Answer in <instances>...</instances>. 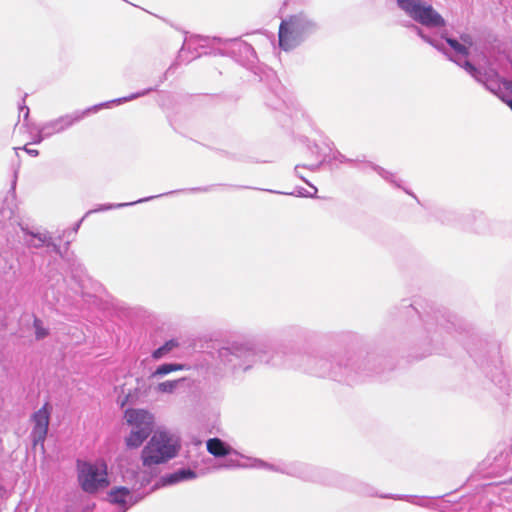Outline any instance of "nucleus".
I'll return each mask as SVG.
<instances>
[{"label":"nucleus","mask_w":512,"mask_h":512,"mask_svg":"<svg viewBox=\"0 0 512 512\" xmlns=\"http://www.w3.org/2000/svg\"><path fill=\"white\" fill-rule=\"evenodd\" d=\"M397 4L409 17L427 28H438L445 25L442 16L422 0H397Z\"/></svg>","instance_id":"nucleus-8"},{"label":"nucleus","mask_w":512,"mask_h":512,"mask_svg":"<svg viewBox=\"0 0 512 512\" xmlns=\"http://www.w3.org/2000/svg\"><path fill=\"white\" fill-rule=\"evenodd\" d=\"M236 467L243 468H258L274 472L284 473L291 476L303 478L305 480L318 481L319 477L316 470L308 465L300 463L292 464H271L258 458L249 459V463L240 464L232 459L227 460L225 463L220 464L219 468L231 469Z\"/></svg>","instance_id":"nucleus-5"},{"label":"nucleus","mask_w":512,"mask_h":512,"mask_svg":"<svg viewBox=\"0 0 512 512\" xmlns=\"http://www.w3.org/2000/svg\"><path fill=\"white\" fill-rule=\"evenodd\" d=\"M46 138H49V135H46V133L44 131V127L41 125L40 128L38 129V133L35 136L33 143L39 144Z\"/></svg>","instance_id":"nucleus-27"},{"label":"nucleus","mask_w":512,"mask_h":512,"mask_svg":"<svg viewBox=\"0 0 512 512\" xmlns=\"http://www.w3.org/2000/svg\"><path fill=\"white\" fill-rule=\"evenodd\" d=\"M20 113H23L24 119H27L29 116V108L27 106H20Z\"/></svg>","instance_id":"nucleus-29"},{"label":"nucleus","mask_w":512,"mask_h":512,"mask_svg":"<svg viewBox=\"0 0 512 512\" xmlns=\"http://www.w3.org/2000/svg\"><path fill=\"white\" fill-rule=\"evenodd\" d=\"M29 155L31 156H37L39 154L38 150L36 149H28L27 147L23 148Z\"/></svg>","instance_id":"nucleus-30"},{"label":"nucleus","mask_w":512,"mask_h":512,"mask_svg":"<svg viewBox=\"0 0 512 512\" xmlns=\"http://www.w3.org/2000/svg\"><path fill=\"white\" fill-rule=\"evenodd\" d=\"M150 91H152L151 88L143 90L141 92L133 93L126 97L114 99L109 102L95 105V106L87 108L83 111H74L70 114L62 115L56 119L48 121V122L44 123L42 126L44 127V131H45L46 135H49V137H51L54 134L62 133L65 130L69 129L74 124L78 123L79 121L84 119L86 116H88L91 112H96L101 108L108 107L111 103L121 104L124 102L134 100L138 97L148 94Z\"/></svg>","instance_id":"nucleus-4"},{"label":"nucleus","mask_w":512,"mask_h":512,"mask_svg":"<svg viewBox=\"0 0 512 512\" xmlns=\"http://www.w3.org/2000/svg\"><path fill=\"white\" fill-rule=\"evenodd\" d=\"M142 498V495L136 494L131 489L124 486L113 487L108 493V501L122 507V512H125L129 507L138 503Z\"/></svg>","instance_id":"nucleus-13"},{"label":"nucleus","mask_w":512,"mask_h":512,"mask_svg":"<svg viewBox=\"0 0 512 512\" xmlns=\"http://www.w3.org/2000/svg\"><path fill=\"white\" fill-rule=\"evenodd\" d=\"M274 345L266 340L241 339L222 347L218 354L225 367L233 373L245 372L257 361L275 363Z\"/></svg>","instance_id":"nucleus-1"},{"label":"nucleus","mask_w":512,"mask_h":512,"mask_svg":"<svg viewBox=\"0 0 512 512\" xmlns=\"http://www.w3.org/2000/svg\"><path fill=\"white\" fill-rule=\"evenodd\" d=\"M178 343L175 340H169L164 343L162 346L157 348L152 353V358L155 360H159L171 352L175 347H177Z\"/></svg>","instance_id":"nucleus-22"},{"label":"nucleus","mask_w":512,"mask_h":512,"mask_svg":"<svg viewBox=\"0 0 512 512\" xmlns=\"http://www.w3.org/2000/svg\"><path fill=\"white\" fill-rule=\"evenodd\" d=\"M298 168H299V166L295 167V171H296L297 174H298Z\"/></svg>","instance_id":"nucleus-34"},{"label":"nucleus","mask_w":512,"mask_h":512,"mask_svg":"<svg viewBox=\"0 0 512 512\" xmlns=\"http://www.w3.org/2000/svg\"><path fill=\"white\" fill-rule=\"evenodd\" d=\"M207 451L215 457H223L230 453V447L219 438L207 441Z\"/></svg>","instance_id":"nucleus-18"},{"label":"nucleus","mask_w":512,"mask_h":512,"mask_svg":"<svg viewBox=\"0 0 512 512\" xmlns=\"http://www.w3.org/2000/svg\"><path fill=\"white\" fill-rule=\"evenodd\" d=\"M197 474L190 468H181L163 478L164 484H175L181 481L195 479Z\"/></svg>","instance_id":"nucleus-16"},{"label":"nucleus","mask_w":512,"mask_h":512,"mask_svg":"<svg viewBox=\"0 0 512 512\" xmlns=\"http://www.w3.org/2000/svg\"><path fill=\"white\" fill-rule=\"evenodd\" d=\"M125 418L131 426V432L125 438V443L129 448H138L153 431L154 417L143 409H128L125 412Z\"/></svg>","instance_id":"nucleus-6"},{"label":"nucleus","mask_w":512,"mask_h":512,"mask_svg":"<svg viewBox=\"0 0 512 512\" xmlns=\"http://www.w3.org/2000/svg\"><path fill=\"white\" fill-rule=\"evenodd\" d=\"M180 449L179 438L166 430H157L141 452L144 467L163 464L176 457Z\"/></svg>","instance_id":"nucleus-2"},{"label":"nucleus","mask_w":512,"mask_h":512,"mask_svg":"<svg viewBox=\"0 0 512 512\" xmlns=\"http://www.w3.org/2000/svg\"><path fill=\"white\" fill-rule=\"evenodd\" d=\"M208 41V38L202 36H189L186 37L183 43V46L179 52V58L181 60L184 59V53L186 49H189L193 44H198L200 46H204Z\"/></svg>","instance_id":"nucleus-21"},{"label":"nucleus","mask_w":512,"mask_h":512,"mask_svg":"<svg viewBox=\"0 0 512 512\" xmlns=\"http://www.w3.org/2000/svg\"><path fill=\"white\" fill-rule=\"evenodd\" d=\"M78 482L82 490L94 494L109 485L107 465L104 462L78 461Z\"/></svg>","instance_id":"nucleus-7"},{"label":"nucleus","mask_w":512,"mask_h":512,"mask_svg":"<svg viewBox=\"0 0 512 512\" xmlns=\"http://www.w3.org/2000/svg\"><path fill=\"white\" fill-rule=\"evenodd\" d=\"M461 44H466L467 50L472 46L473 41L470 35L461 36Z\"/></svg>","instance_id":"nucleus-28"},{"label":"nucleus","mask_w":512,"mask_h":512,"mask_svg":"<svg viewBox=\"0 0 512 512\" xmlns=\"http://www.w3.org/2000/svg\"><path fill=\"white\" fill-rule=\"evenodd\" d=\"M193 191H207V188H195Z\"/></svg>","instance_id":"nucleus-32"},{"label":"nucleus","mask_w":512,"mask_h":512,"mask_svg":"<svg viewBox=\"0 0 512 512\" xmlns=\"http://www.w3.org/2000/svg\"><path fill=\"white\" fill-rule=\"evenodd\" d=\"M185 365L179 363H164L159 365L156 370L152 373V378L163 377L171 372L184 370Z\"/></svg>","instance_id":"nucleus-20"},{"label":"nucleus","mask_w":512,"mask_h":512,"mask_svg":"<svg viewBox=\"0 0 512 512\" xmlns=\"http://www.w3.org/2000/svg\"><path fill=\"white\" fill-rule=\"evenodd\" d=\"M183 379L164 381L157 385L156 390L162 393H173Z\"/></svg>","instance_id":"nucleus-24"},{"label":"nucleus","mask_w":512,"mask_h":512,"mask_svg":"<svg viewBox=\"0 0 512 512\" xmlns=\"http://www.w3.org/2000/svg\"><path fill=\"white\" fill-rule=\"evenodd\" d=\"M330 160L338 161L339 163L354 164L355 166H359V168L363 172H368V170L371 169V170L375 171L384 180L394 184L397 187H400L394 174L390 173L389 171L385 170L384 168H382L378 165H375L371 162H365L360 159L353 160V159L347 158L345 155H343L339 151L333 152Z\"/></svg>","instance_id":"nucleus-12"},{"label":"nucleus","mask_w":512,"mask_h":512,"mask_svg":"<svg viewBox=\"0 0 512 512\" xmlns=\"http://www.w3.org/2000/svg\"><path fill=\"white\" fill-rule=\"evenodd\" d=\"M270 193H278L277 191L268 190Z\"/></svg>","instance_id":"nucleus-35"},{"label":"nucleus","mask_w":512,"mask_h":512,"mask_svg":"<svg viewBox=\"0 0 512 512\" xmlns=\"http://www.w3.org/2000/svg\"><path fill=\"white\" fill-rule=\"evenodd\" d=\"M26 235L29 238L25 239V243L30 247L40 248L45 244L50 245L49 240L51 238L47 233L26 232Z\"/></svg>","instance_id":"nucleus-19"},{"label":"nucleus","mask_w":512,"mask_h":512,"mask_svg":"<svg viewBox=\"0 0 512 512\" xmlns=\"http://www.w3.org/2000/svg\"><path fill=\"white\" fill-rule=\"evenodd\" d=\"M322 165V162L316 164V165H312L310 166V169L313 170V171H316L320 168V166Z\"/></svg>","instance_id":"nucleus-31"},{"label":"nucleus","mask_w":512,"mask_h":512,"mask_svg":"<svg viewBox=\"0 0 512 512\" xmlns=\"http://www.w3.org/2000/svg\"><path fill=\"white\" fill-rule=\"evenodd\" d=\"M467 73L475 79L478 83L482 84L489 92L497 96L501 101L507 104L512 110V98L499 87L500 74L497 69L493 67L478 68L468 62L464 63Z\"/></svg>","instance_id":"nucleus-10"},{"label":"nucleus","mask_w":512,"mask_h":512,"mask_svg":"<svg viewBox=\"0 0 512 512\" xmlns=\"http://www.w3.org/2000/svg\"><path fill=\"white\" fill-rule=\"evenodd\" d=\"M317 29L316 23L304 12H298L284 18L279 26V46L290 51L299 46Z\"/></svg>","instance_id":"nucleus-3"},{"label":"nucleus","mask_w":512,"mask_h":512,"mask_svg":"<svg viewBox=\"0 0 512 512\" xmlns=\"http://www.w3.org/2000/svg\"><path fill=\"white\" fill-rule=\"evenodd\" d=\"M35 335L37 339H43L48 335V330L42 325V321L39 319L34 320Z\"/></svg>","instance_id":"nucleus-25"},{"label":"nucleus","mask_w":512,"mask_h":512,"mask_svg":"<svg viewBox=\"0 0 512 512\" xmlns=\"http://www.w3.org/2000/svg\"><path fill=\"white\" fill-rule=\"evenodd\" d=\"M317 367L312 368V370L318 374L319 376H325V375H331L335 379L338 377H341L342 375L349 376L348 367H345V372L342 373L341 371H337L336 369H333L330 371V363L328 360L320 359V360H314Z\"/></svg>","instance_id":"nucleus-17"},{"label":"nucleus","mask_w":512,"mask_h":512,"mask_svg":"<svg viewBox=\"0 0 512 512\" xmlns=\"http://www.w3.org/2000/svg\"><path fill=\"white\" fill-rule=\"evenodd\" d=\"M493 381H495V379H494V378H493ZM496 382H497L498 384H501V383H502V380H501V379H499V380H496Z\"/></svg>","instance_id":"nucleus-33"},{"label":"nucleus","mask_w":512,"mask_h":512,"mask_svg":"<svg viewBox=\"0 0 512 512\" xmlns=\"http://www.w3.org/2000/svg\"><path fill=\"white\" fill-rule=\"evenodd\" d=\"M498 85L500 88H502L508 97L512 95V81L507 80L500 75V81L498 82Z\"/></svg>","instance_id":"nucleus-26"},{"label":"nucleus","mask_w":512,"mask_h":512,"mask_svg":"<svg viewBox=\"0 0 512 512\" xmlns=\"http://www.w3.org/2000/svg\"><path fill=\"white\" fill-rule=\"evenodd\" d=\"M157 196H150V197H146V198H143V199H139V200H136V201H133V202H130V203H119V204H106V205H101L99 206L98 208L96 209H93V210H89L88 212H86V214L84 215V217L82 219H80L74 226L73 228V232L74 233H77L78 229L80 228L81 226V223L83 222L84 218L87 217L88 215L94 213V212H99V211H106V210H110V209H115V208H122V207H126V206H131V205H135L137 203H142V202H146V201H149L151 199H154L156 198Z\"/></svg>","instance_id":"nucleus-15"},{"label":"nucleus","mask_w":512,"mask_h":512,"mask_svg":"<svg viewBox=\"0 0 512 512\" xmlns=\"http://www.w3.org/2000/svg\"><path fill=\"white\" fill-rule=\"evenodd\" d=\"M417 31V34L427 43L434 46L440 51H443L451 61L455 62L458 66L463 68L466 72V68L464 67V63L468 62L471 65H473L469 60H467L468 51L466 44H461L456 39L448 38V37H441V39H437L434 37H430L427 34L423 32L422 29L418 27H414Z\"/></svg>","instance_id":"nucleus-9"},{"label":"nucleus","mask_w":512,"mask_h":512,"mask_svg":"<svg viewBox=\"0 0 512 512\" xmlns=\"http://www.w3.org/2000/svg\"><path fill=\"white\" fill-rule=\"evenodd\" d=\"M383 498H392V499H400V500H406L414 505L418 506H427L428 500L424 497L419 496H400V495H384Z\"/></svg>","instance_id":"nucleus-23"},{"label":"nucleus","mask_w":512,"mask_h":512,"mask_svg":"<svg viewBox=\"0 0 512 512\" xmlns=\"http://www.w3.org/2000/svg\"><path fill=\"white\" fill-rule=\"evenodd\" d=\"M223 43L236 61L242 64L252 63L254 61L255 51L250 44L237 39L225 40Z\"/></svg>","instance_id":"nucleus-14"},{"label":"nucleus","mask_w":512,"mask_h":512,"mask_svg":"<svg viewBox=\"0 0 512 512\" xmlns=\"http://www.w3.org/2000/svg\"><path fill=\"white\" fill-rule=\"evenodd\" d=\"M50 411L51 408L49 404L45 403L43 407L34 412L32 415L34 426L31 432V438L35 446L38 444L43 446L44 444L49 427Z\"/></svg>","instance_id":"nucleus-11"}]
</instances>
